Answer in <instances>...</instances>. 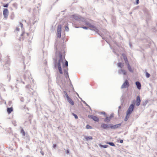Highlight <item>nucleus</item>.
<instances>
[{"label":"nucleus","instance_id":"1a4fd4ad","mask_svg":"<svg viewBox=\"0 0 157 157\" xmlns=\"http://www.w3.org/2000/svg\"><path fill=\"white\" fill-rule=\"evenodd\" d=\"M121 125V124H119L113 125L111 124L110 128L111 129H115L119 128Z\"/></svg>","mask_w":157,"mask_h":157},{"label":"nucleus","instance_id":"de8ad7c7","mask_svg":"<svg viewBox=\"0 0 157 157\" xmlns=\"http://www.w3.org/2000/svg\"><path fill=\"white\" fill-rule=\"evenodd\" d=\"M22 100H23V99H22V100H21V101H23Z\"/></svg>","mask_w":157,"mask_h":157},{"label":"nucleus","instance_id":"e433bc0d","mask_svg":"<svg viewBox=\"0 0 157 157\" xmlns=\"http://www.w3.org/2000/svg\"><path fill=\"white\" fill-rule=\"evenodd\" d=\"M83 103H84V104H86V106H89V105L86 103V102H85V101H83Z\"/></svg>","mask_w":157,"mask_h":157},{"label":"nucleus","instance_id":"39448f33","mask_svg":"<svg viewBox=\"0 0 157 157\" xmlns=\"http://www.w3.org/2000/svg\"><path fill=\"white\" fill-rule=\"evenodd\" d=\"M134 107V105L131 104L129 106V108L127 111V113H128L129 114H131L133 111Z\"/></svg>","mask_w":157,"mask_h":157},{"label":"nucleus","instance_id":"a18cd8bd","mask_svg":"<svg viewBox=\"0 0 157 157\" xmlns=\"http://www.w3.org/2000/svg\"><path fill=\"white\" fill-rule=\"evenodd\" d=\"M40 153L42 155H44V153L42 151H40Z\"/></svg>","mask_w":157,"mask_h":157},{"label":"nucleus","instance_id":"09e8293b","mask_svg":"<svg viewBox=\"0 0 157 157\" xmlns=\"http://www.w3.org/2000/svg\"><path fill=\"white\" fill-rule=\"evenodd\" d=\"M120 107H120V106H119V108H120Z\"/></svg>","mask_w":157,"mask_h":157},{"label":"nucleus","instance_id":"f3484780","mask_svg":"<svg viewBox=\"0 0 157 157\" xmlns=\"http://www.w3.org/2000/svg\"><path fill=\"white\" fill-rule=\"evenodd\" d=\"M85 137V139L87 140H92L93 139L92 137L90 136H86Z\"/></svg>","mask_w":157,"mask_h":157},{"label":"nucleus","instance_id":"58836bf2","mask_svg":"<svg viewBox=\"0 0 157 157\" xmlns=\"http://www.w3.org/2000/svg\"><path fill=\"white\" fill-rule=\"evenodd\" d=\"M19 29L18 28H16V31H19Z\"/></svg>","mask_w":157,"mask_h":157},{"label":"nucleus","instance_id":"dca6fc26","mask_svg":"<svg viewBox=\"0 0 157 157\" xmlns=\"http://www.w3.org/2000/svg\"><path fill=\"white\" fill-rule=\"evenodd\" d=\"M84 21L85 22L86 25H89L90 27V28L93 27L94 28V29H96V28H95L93 27V26L92 25H90L89 23L86 22L85 21H85Z\"/></svg>","mask_w":157,"mask_h":157},{"label":"nucleus","instance_id":"f03ea898","mask_svg":"<svg viewBox=\"0 0 157 157\" xmlns=\"http://www.w3.org/2000/svg\"><path fill=\"white\" fill-rule=\"evenodd\" d=\"M73 17L76 20L81 21H85V19L78 15L75 14L73 15Z\"/></svg>","mask_w":157,"mask_h":157},{"label":"nucleus","instance_id":"c9c22d12","mask_svg":"<svg viewBox=\"0 0 157 157\" xmlns=\"http://www.w3.org/2000/svg\"><path fill=\"white\" fill-rule=\"evenodd\" d=\"M8 4H6L5 6H4V7H7L8 6Z\"/></svg>","mask_w":157,"mask_h":157},{"label":"nucleus","instance_id":"ddd939ff","mask_svg":"<svg viewBox=\"0 0 157 157\" xmlns=\"http://www.w3.org/2000/svg\"><path fill=\"white\" fill-rule=\"evenodd\" d=\"M67 99L68 101L69 102V103H70L71 105H73L74 104V102L71 100V98H70L69 97L67 98Z\"/></svg>","mask_w":157,"mask_h":157},{"label":"nucleus","instance_id":"a211bd4d","mask_svg":"<svg viewBox=\"0 0 157 157\" xmlns=\"http://www.w3.org/2000/svg\"><path fill=\"white\" fill-rule=\"evenodd\" d=\"M7 111L9 113H10L13 111V109L12 108H8L7 109Z\"/></svg>","mask_w":157,"mask_h":157},{"label":"nucleus","instance_id":"f8f14e48","mask_svg":"<svg viewBox=\"0 0 157 157\" xmlns=\"http://www.w3.org/2000/svg\"><path fill=\"white\" fill-rule=\"evenodd\" d=\"M136 84L137 86V88L140 90L141 89V84L139 82H136Z\"/></svg>","mask_w":157,"mask_h":157},{"label":"nucleus","instance_id":"4c0bfd02","mask_svg":"<svg viewBox=\"0 0 157 157\" xmlns=\"http://www.w3.org/2000/svg\"><path fill=\"white\" fill-rule=\"evenodd\" d=\"M128 118H127L125 117L124 120L125 121H127L128 120Z\"/></svg>","mask_w":157,"mask_h":157},{"label":"nucleus","instance_id":"aec40b11","mask_svg":"<svg viewBox=\"0 0 157 157\" xmlns=\"http://www.w3.org/2000/svg\"><path fill=\"white\" fill-rule=\"evenodd\" d=\"M107 144H109L110 145L112 146H115V144L113 142H107Z\"/></svg>","mask_w":157,"mask_h":157},{"label":"nucleus","instance_id":"b1692460","mask_svg":"<svg viewBox=\"0 0 157 157\" xmlns=\"http://www.w3.org/2000/svg\"><path fill=\"white\" fill-rule=\"evenodd\" d=\"M100 146L101 147H103V148H106L107 147H108V146L107 145H100Z\"/></svg>","mask_w":157,"mask_h":157},{"label":"nucleus","instance_id":"2eb2a0df","mask_svg":"<svg viewBox=\"0 0 157 157\" xmlns=\"http://www.w3.org/2000/svg\"><path fill=\"white\" fill-rule=\"evenodd\" d=\"M117 66L118 67L122 68L124 66V63H119L117 64Z\"/></svg>","mask_w":157,"mask_h":157},{"label":"nucleus","instance_id":"79ce46f5","mask_svg":"<svg viewBox=\"0 0 157 157\" xmlns=\"http://www.w3.org/2000/svg\"><path fill=\"white\" fill-rule=\"evenodd\" d=\"M101 113L102 114H104V115H105V112H101Z\"/></svg>","mask_w":157,"mask_h":157},{"label":"nucleus","instance_id":"f257e3e1","mask_svg":"<svg viewBox=\"0 0 157 157\" xmlns=\"http://www.w3.org/2000/svg\"><path fill=\"white\" fill-rule=\"evenodd\" d=\"M64 59H65V58H63L62 57L61 54H59V59L58 60L57 66L59 73L61 74H63V72L62 70L61 65H64L63 60Z\"/></svg>","mask_w":157,"mask_h":157},{"label":"nucleus","instance_id":"49530a36","mask_svg":"<svg viewBox=\"0 0 157 157\" xmlns=\"http://www.w3.org/2000/svg\"><path fill=\"white\" fill-rule=\"evenodd\" d=\"M22 100H23V99H22V100H21V101H23Z\"/></svg>","mask_w":157,"mask_h":157},{"label":"nucleus","instance_id":"a878e982","mask_svg":"<svg viewBox=\"0 0 157 157\" xmlns=\"http://www.w3.org/2000/svg\"><path fill=\"white\" fill-rule=\"evenodd\" d=\"M146 75L147 78H148L150 77V75L148 72H146Z\"/></svg>","mask_w":157,"mask_h":157},{"label":"nucleus","instance_id":"c03bdc74","mask_svg":"<svg viewBox=\"0 0 157 157\" xmlns=\"http://www.w3.org/2000/svg\"><path fill=\"white\" fill-rule=\"evenodd\" d=\"M66 153H69V151L68 150H67L66 151Z\"/></svg>","mask_w":157,"mask_h":157},{"label":"nucleus","instance_id":"a19ab883","mask_svg":"<svg viewBox=\"0 0 157 157\" xmlns=\"http://www.w3.org/2000/svg\"><path fill=\"white\" fill-rule=\"evenodd\" d=\"M56 147V144H54L53 146V148Z\"/></svg>","mask_w":157,"mask_h":157},{"label":"nucleus","instance_id":"f704fd0d","mask_svg":"<svg viewBox=\"0 0 157 157\" xmlns=\"http://www.w3.org/2000/svg\"><path fill=\"white\" fill-rule=\"evenodd\" d=\"M136 4L138 5L139 3V0H136Z\"/></svg>","mask_w":157,"mask_h":157},{"label":"nucleus","instance_id":"473e14b6","mask_svg":"<svg viewBox=\"0 0 157 157\" xmlns=\"http://www.w3.org/2000/svg\"><path fill=\"white\" fill-rule=\"evenodd\" d=\"M82 28L83 29H88V27H86V26L83 27Z\"/></svg>","mask_w":157,"mask_h":157},{"label":"nucleus","instance_id":"4468645a","mask_svg":"<svg viewBox=\"0 0 157 157\" xmlns=\"http://www.w3.org/2000/svg\"><path fill=\"white\" fill-rule=\"evenodd\" d=\"M111 119V117H109V116H106L104 121L105 122H109L110 121Z\"/></svg>","mask_w":157,"mask_h":157},{"label":"nucleus","instance_id":"20e7f679","mask_svg":"<svg viewBox=\"0 0 157 157\" xmlns=\"http://www.w3.org/2000/svg\"><path fill=\"white\" fill-rule=\"evenodd\" d=\"M62 26L61 25H58L57 29V36L60 38L61 36Z\"/></svg>","mask_w":157,"mask_h":157},{"label":"nucleus","instance_id":"cd10ccee","mask_svg":"<svg viewBox=\"0 0 157 157\" xmlns=\"http://www.w3.org/2000/svg\"><path fill=\"white\" fill-rule=\"evenodd\" d=\"M125 62L126 64L128 66V65H130L128 60L125 61Z\"/></svg>","mask_w":157,"mask_h":157},{"label":"nucleus","instance_id":"c756f323","mask_svg":"<svg viewBox=\"0 0 157 157\" xmlns=\"http://www.w3.org/2000/svg\"><path fill=\"white\" fill-rule=\"evenodd\" d=\"M72 115L75 117V119H77L78 118L77 116L75 114L73 113H72Z\"/></svg>","mask_w":157,"mask_h":157},{"label":"nucleus","instance_id":"423d86ee","mask_svg":"<svg viewBox=\"0 0 157 157\" xmlns=\"http://www.w3.org/2000/svg\"><path fill=\"white\" fill-rule=\"evenodd\" d=\"M129 86V82L127 80H126L124 83L121 86V89H124L126 88H128Z\"/></svg>","mask_w":157,"mask_h":157},{"label":"nucleus","instance_id":"bb28decb","mask_svg":"<svg viewBox=\"0 0 157 157\" xmlns=\"http://www.w3.org/2000/svg\"><path fill=\"white\" fill-rule=\"evenodd\" d=\"M131 114H129L128 113H126V115L125 117L128 119Z\"/></svg>","mask_w":157,"mask_h":157},{"label":"nucleus","instance_id":"412c9836","mask_svg":"<svg viewBox=\"0 0 157 157\" xmlns=\"http://www.w3.org/2000/svg\"><path fill=\"white\" fill-rule=\"evenodd\" d=\"M122 56L124 61L128 60L126 56L124 54H122Z\"/></svg>","mask_w":157,"mask_h":157},{"label":"nucleus","instance_id":"6e6552de","mask_svg":"<svg viewBox=\"0 0 157 157\" xmlns=\"http://www.w3.org/2000/svg\"><path fill=\"white\" fill-rule=\"evenodd\" d=\"M88 117L89 118H91L95 121H99L98 118L95 116L93 115H89Z\"/></svg>","mask_w":157,"mask_h":157},{"label":"nucleus","instance_id":"9d476101","mask_svg":"<svg viewBox=\"0 0 157 157\" xmlns=\"http://www.w3.org/2000/svg\"><path fill=\"white\" fill-rule=\"evenodd\" d=\"M118 73L119 74H123L124 75H126V71L123 69H121L118 71Z\"/></svg>","mask_w":157,"mask_h":157},{"label":"nucleus","instance_id":"2f4dec72","mask_svg":"<svg viewBox=\"0 0 157 157\" xmlns=\"http://www.w3.org/2000/svg\"><path fill=\"white\" fill-rule=\"evenodd\" d=\"M19 24H20V26H21V28H22L23 27V24L21 22H20Z\"/></svg>","mask_w":157,"mask_h":157},{"label":"nucleus","instance_id":"393cba45","mask_svg":"<svg viewBox=\"0 0 157 157\" xmlns=\"http://www.w3.org/2000/svg\"><path fill=\"white\" fill-rule=\"evenodd\" d=\"M86 128L87 129H92V127L88 124H87L86 125Z\"/></svg>","mask_w":157,"mask_h":157},{"label":"nucleus","instance_id":"6ab92c4d","mask_svg":"<svg viewBox=\"0 0 157 157\" xmlns=\"http://www.w3.org/2000/svg\"><path fill=\"white\" fill-rule=\"evenodd\" d=\"M63 93L64 94V97H66L67 98L69 97L67 93L65 91H63Z\"/></svg>","mask_w":157,"mask_h":157},{"label":"nucleus","instance_id":"ea45409f","mask_svg":"<svg viewBox=\"0 0 157 157\" xmlns=\"http://www.w3.org/2000/svg\"><path fill=\"white\" fill-rule=\"evenodd\" d=\"M109 117H111V119L112 117H113V114L111 115L110 116H109Z\"/></svg>","mask_w":157,"mask_h":157},{"label":"nucleus","instance_id":"72a5a7b5","mask_svg":"<svg viewBox=\"0 0 157 157\" xmlns=\"http://www.w3.org/2000/svg\"><path fill=\"white\" fill-rule=\"evenodd\" d=\"M65 65L67 67L68 66V62L67 61H66L65 62Z\"/></svg>","mask_w":157,"mask_h":157},{"label":"nucleus","instance_id":"c85d7f7f","mask_svg":"<svg viewBox=\"0 0 157 157\" xmlns=\"http://www.w3.org/2000/svg\"><path fill=\"white\" fill-rule=\"evenodd\" d=\"M147 101H145L144 102H143V105L144 106H146V105L147 104Z\"/></svg>","mask_w":157,"mask_h":157},{"label":"nucleus","instance_id":"4be33fe9","mask_svg":"<svg viewBox=\"0 0 157 157\" xmlns=\"http://www.w3.org/2000/svg\"><path fill=\"white\" fill-rule=\"evenodd\" d=\"M128 70L131 72H133V71L130 65H128Z\"/></svg>","mask_w":157,"mask_h":157},{"label":"nucleus","instance_id":"37998d69","mask_svg":"<svg viewBox=\"0 0 157 157\" xmlns=\"http://www.w3.org/2000/svg\"><path fill=\"white\" fill-rule=\"evenodd\" d=\"M123 140H121L120 141V143H123Z\"/></svg>","mask_w":157,"mask_h":157},{"label":"nucleus","instance_id":"5701e85b","mask_svg":"<svg viewBox=\"0 0 157 157\" xmlns=\"http://www.w3.org/2000/svg\"><path fill=\"white\" fill-rule=\"evenodd\" d=\"M21 133L23 136H25V132L23 129L21 130Z\"/></svg>","mask_w":157,"mask_h":157},{"label":"nucleus","instance_id":"0eeeda50","mask_svg":"<svg viewBox=\"0 0 157 157\" xmlns=\"http://www.w3.org/2000/svg\"><path fill=\"white\" fill-rule=\"evenodd\" d=\"M9 13V11L7 9H4L3 11V14L4 17L6 19L8 16Z\"/></svg>","mask_w":157,"mask_h":157},{"label":"nucleus","instance_id":"7c9ffc66","mask_svg":"<svg viewBox=\"0 0 157 157\" xmlns=\"http://www.w3.org/2000/svg\"><path fill=\"white\" fill-rule=\"evenodd\" d=\"M65 30L68 31L69 30V28L67 26H66L65 28Z\"/></svg>","mask_w":157,"mask_h":157},{"label":"nucleus","instance_id":"9b49d317","mask_svg":"<svg viewBox=\"0 0 157 157\" xmlns=\"http://www.w3.org/2000/svg\"><path fill=\"white\" fill-rule=\"evenodd\" d=\"M140 101L141 100L140 97L139 96H137L136 98L137 103L136 104V105L139 106L140 104Z\"/></svg>","mask_w":157,"mask_h":157},{"label":"nucleus","instance_id":"7ed1b4c3","mask_svg":"<svg viewBox=\"0 0 157 157\" xmlns=\"http://www.w3.org/2000/svg\"><path fill=\"white\" fill-rule=\"evenodd\" d=\"M111 124H107L102 123L101 126V127L105 129H109L110 128Z\"/></svg>","mask_w":157,"mask_h":157}]
</instances>
